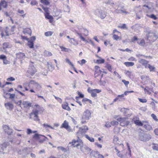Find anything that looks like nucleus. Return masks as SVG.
<instances>
[{
    "instance_id": "36",
    "label": "nucleus",
    "mask_w": 158,
    "mask_h": 158,
    "mask_svg": "<svg viewBox=\"0 0 158 158\" xmlns=\"http://www.w3.org/2000/svg\"><path fill=\"white\" fill-rule=\"evenodd\" d=\"M124 64L127 67L132 66L134 64V63L133 62H125Z\"/></svg>"
},
{
    "instance_id": "24",
    "label": "nucleus",
    "mask_w": 158,
    "mask_h": 158,
    "mask_svg": "<svg viewBox=\"0 0 158 158\" xmlns=\"http://www.w3.org/2000/svg\"><path fill=\"white\" fill-rule=\"evenodd\" d=\"M22 105L24 107L29 108L31 106V103L29 102L28 101H23L22 102Z\"/></svg>"
},
{
    "instance_id": "17",
    "label": "nucleus",
    "mask_w": 158,
    "mask_h": 158,
    "mask_svg": "<svg viewBox=\"0 0 158 158\" xmlns=\"http://www.w3.org/2000/svg\"><path fill=\"white\" fill-rule=\"evenodd\" d=\"M78 132L77 133V134L81 133V134L85 133L88 130V127L87 126H84L80 127Z\"/></svg>"
},
{
    "instance_id": "63",
    "label": "nucleus",
    "mask_w": 158,
    "mask_h": 158,
    "mask_svg": "<svg viewBox=\"0 0 158 158\" xmlns=\"http://www.w3.org/2000/svg\"><path fill=\"white\" fill-rule=\"evenodd\" d=\"M7 81H13L15 80V78L12 77L8 78L7 79Z\"/></svg>"
},
{
    "instance_id": "46",
    "label": "nucleus",
    "mask_w": 158,
    "mask_h": 158,
    "mask_svg": "<svg viewBox=\"0 0 158 158\" xmlns=\"http://www.w3.org/2000/svg\"><path fill=\"white\" fill-rule=\"evenodd\" d=\"M144 90L145 93L147 92L148 94H150L151 93V89L149 88L148 87H146V88L144 89Z\"/></svg>"
},
{
    "instance_id": "15",
    "label": "nucleus",
    "mask_w": 158,
    "mask_h": 158,
    "mask_svg": "<svg viewBox=\"0 0 158 158\" xmlns=\"http://www.w3.org/2000/svg\"><path fill=\"white\" fill-rule=\"evenodd\" d=\"M61 128H64L67 130L69 132H72L73 131L72 130L70 126L69 125L68 123L65 120L62 123L60 127Z\"/></svg>"
},
{
    "instance_id": "30",
    "label": "nucleus",
    "mask_w": 158,
    "mask_h": 158,
    "mask_svg": "<svg viewBox=\"0 0 158 158\" xmlns=\"http://www.w3.org/2000/svg\"><path fill=\"white\" fill-rule=\"evenodd\" d=\"M18 12L19 13L21 14V16L23 18L25 17L26 16V14H24V10H21L20 9H18Z\"/></svg>"
},
{
    "instance_id": "32",
    "label": "nucleus",
    "mask_w": 158,
    "mask_h": 158,
    "mask_svg": "<svg viewBox=\"0 0 158 158\" xmlns=\"http://www.w3.org/2000/svg\"><path fill=\"white\" fill-rule=\"evenodd\" d=\"M137 43L140 46H143L145 44V41L143 39L138 40Z\"/></svg>"
},
{
    "instance_id": "12",
    "label": "nucleus",
    "mask_w": 158,
    "mask_h": 158,
    "mask_svg": "<svg viewBox=\"0 0 158 158\" xmlns=\"http://www.w3.org/2000/svg\"><path fill=\"white\" fill-rule=\"evenodd\" d=\"M148 39L151 41H154L158 37V35L156 33H149L147 35Z\"/></svg>"
},
{
    "instance_id": "43",
    "label": "nucleus",
    "mask_w": 158,
    "mask_h": 158,
    "mask_svg": "<svg viewBox=\"0 0 158 158\" xmlns=\"http://www.w3.org/2000/svg\"><path fill=\"white\" fill-rule=\"evenodd\" d=\"M85 137L88 139L91 142H94V139L92 137H89L88 135H85Z\"/></svg>"
},
{
    "instance_id": "56",
    "label": "nucleus",
    "mask_w": 158,
    "mask_h": 158,
    "mask_svg": "<svg viewBox=\"0 0 158 158\" xmlns=\"http://www.w3.org/2000/svg\"><path fill=\"white\" fill-rule=\"evenodd\" d=\"M122 81L124 83L126 86H127L129 83V81H126L125 80H122Z\"/></svg>"
},
{
    "instance_id": "50",
    "label": "nucleus",
    "mask_w": 158,
    "mask_h": 158,
    "mask_svg": "<svg viewBox=\"0 0 158 158\" xmlns=\"http://www.w3.org/2000/svg\"><path fill=\"white\" fill-rule=\"evenodd\" d=\"M113 38L114 40H120L121 39V38L120 37H119L115 34H114L113 35Z\"/></svg>"
},
{
    "instance_id": "40",
    "label": "nucleus",
    "mask_w": 158,
    "mask_h": 158,
    "mask_svg": "<svg viewBox=\"0 0 158 158\" xmlns=\"http://www.w3.org/2000/svg\"><path fill=\"white\" fill-rule=\"evenodd\" d=\"M27 45L30 48H33L34 47V44L33 42L28 40Z\"/></svg>"
},
{
    "instance_id": "60",
    "label": "nucleus",
    "mask_w": 158,
    "mask_h": 158,
    "mask_svg": "<svg viewBox=\"0 0 158 158\" xmlns=\"http://www.w3.org/2000/svg\"><path fill=\"white\" fill-rule=\"evenodd\" d=\"M9 44L8 43H4L3 44V48L4 49L7 48L8 47Z\"/></svg>"
},
{
    "instance_id": "51",
    "label": "nucleus",
    "mask_w": 158,
    "mask_h": 158,
    "mask_svg": "<svg viewBox=\"0 0 158 158\" xmlns=\"http://www.w3.org/2000/svg\"><path fill=\"white\" fill-rule=\"evenodd\" d=\"M66 62L69 65H71L72 67H73V64L69 60L68 58L65 59Z\"/></svg>"
},
{
    "instance_id": "47",
    "label": "nucleus",
    "mask_w": 158,
    "mask_h": 158,
    "mask_svg": "<svg viewBox=\"0 0 158 158\" xmlns=\"http://www.w3.org/2000/svg\"><path fill=\"white\" fill-rule=\"evenodd\" d=\"M106 68L110 71H111L112 69V67L111 65L108 64V63H106Z\"/></svg>"
},
{
    "instance_id": "45",
    "label": "nucleus",
    "mask_w": 158,
    "mask_h": 158,
    "mask_svg": "<svg viewBox=\"0 0 158 158\" xmlns=\"http://www.w3.org/2000/svg\"><path fill=\"white\" fill-rule=\"evenodd\" d=\"M119 124L118 122L114 120L110 122V124L112 126H118Z\"/></svg>"
},
{
    "instance_id": "35",
    "label": "nucleus",
    "mask_w": 158,
    "mask_h": 158,
    "mask_svg": "<svg viewBox=\"0 0 158 158\" xmlns=\"http://www.w3.org/2000/svg\"><path fill=\"white\" fill-rule=\"evenodd\" d=\"M0 4L1 6L3 8H6L7 6V2L5 0L2 1Z\"/></svg>"
},
{
    "instance_id": "23",
    "label": "nucleus",
    "mask_w": 158,
    "mask_h": 158,
    "mask_svg": "<svg viewBox=\"0 0 158 158\" xmlns=\"http://www.w3.org/2000/svg\"><path fill=\"white\" fill-rule=\"evenodd\" d=\"M144 127L147 130L150 131L152 129V126L149 124L148 121L147 123H145L143 125Z\"/></svg>"
},
{
    "instance_id": "34",
    "label": "nucleus",
    "mask_w": 158,
    "mask_h": 158,
    "mask_svg": "<svg viewBox=\"0 0 158 158\" xmlns=\"http://www.w3.org/2000/svg\"><path fill=\"white\" fill-rule=\"evenodd\" d=\"M125 74L127 76L130 78H131V77L133 76V74L131 72L129 71H126L125 72Z\"/></svg>"
},
{
    "instance_id": "26",
    "label": "nucleus",
    "mask_w": 158,
    "mask_h": 158,
    "mask_svg": "<svg viewBox=\"0 0 158 158\" xmlns=\"http://www.w3.org/2000/svg\"><path fill=\"white\" fill-rule=\"evenodd\" d=\"M23 32L24 34H28L31 35V31L30 29L27 28L25 29H23Z\"/></svg>"
},
{
    "instance_id": "6",
    "label": "nucleus",
    "mask_w": 158,
    "mask_h": 158,
    "mask_svg": "<svg viewBox=\"0 0 158 158\" xmlns=\"http://www.w3.org/2000/svg\"><path fill=\"white\" fill-rule=\"evenodd\" d=\"M33 138L36 140H38L40 143H42L45 140V139H47V138L44 136L38 134H35L34 135Z\"/></svg>"
},
{
    "instance_id": "22",
    "label": "nucleus",
    "mask_w": 158,
    "mask_h": 158,
    "mask_svg": "<svg viewBox=\"0 0 158 158\" xmlns=\"http://www.w3.org/2000/svg\"><path fill=\"white\" fill-rule=\"evenodd\" d=\"M62 107L63 109H64L68 111H70L71 110V109L69 106L68 103L66 102L63 103L62 105Z\"/></svg>"
},
{
    "instance_id": "2",
    "label": "nucleus",
    "mask_w": 158,
    "mask_h": 158,
    "mask_svg": "<svg viewBox=\"0 0 158 158\" xmlns=\"http://www.w3.org/2000/svg\"><path fill=\"white\" fill-rule=\"evenodd\" d=\"M120 123V126L122 127L127 126L130 123V122L128 120L127 118L125 117H120L118 118L117 116H115L114 117Z\"/></svg>"
},
{
    "instance_id": "9",
    "label": "nucleus",
    "mask_w": 158,
    "mask_h": 158,
    "mask_svg": "<svg viewBox=\"0 0 158 158\" xmlns=\"http://www.w3.org/2000/svg\"><path fill=\"white\" fill-rule=\"evenodd\" d=\"M87 91L88 93H90L93 97H95L97 96V93H99L101 92V90L99 89H91L89 87Z\"/></svg>"
},
{
    "instance_id": "5",
    "label": "nucleus",
    "mask_w": 158,
    "mask_h": 158,
    "mask_svg": "<svg viewBox=\"0 0 158 158\" xmlns=\"http://www.w3.org/2000/svg\"><path fill=\"white\" fill-rule=\"evenodd\" d=\"M39 110H34L30 114V118H33L36 121H40L38 116Z\"/></svg>"
},
{
    "instance_id": "55",
    "label": "nucleus",
    "mask_w": 158,
    "mask_h": 158,
    "mask_svg": "<svg viewBox=\"0 0 158 158\" xmlns=\"http://www.w3.org/2000/svg\"><path fill=\"white\" fill-rule=\"evenodd\" d=\"M35 39L36 38L35 36H33L31 37L30 39H28V40L33 42L35 41Z\"/></svg>"
},
{
    "instance_id": "7",
    "label": "nucleus",
    "mask_w": 158,
    "mask_h": 158,
    "mask_svg": "<svg viewBox=\"0 0 158 158\" xmlns=\"http://www.w3.org/2000/svg\"><path fill=\"white\" fill-rule=\"evenodd\" d=\"M132 120L134 123L136 125L139 126H143L144 123H147V121H143L141 122L139 120V118L137 117H134Z\"/></svg>"
},
{
    "instance_id": "1",
    "label": "nucleus",
    "mask_w": 158,
    "mask_h": 158,
    "mask_svg": "<svg viewBox=\"0 0 158 158\" xmlns=\"http://www.w3.org/2000/svg\"><path fill=\"white\" fill-rule=\"evenodd\" d=\"M76 143H77L74 147H76L78 148H80L81 151L83 152V142L82 140L79 138L78 136H77V140L74 139H73L71 142L69 143V144L70 145V146H74Z\"/></svg>"
},
{
    "instance_id": "54",
    "label": "nucleus",
    "mask_w": 158,
    "mask_h": 158,
    "mask_svg": "<svg viewBox=\"0 0 158 158\" xmlns=\"http://www.w3.org/2000/svg\"><path fill=\"white\" fill-rule=\"evenodd\" d=\"M151 117L156 121H158V119L157 118L156 115L154 114H152L151 115Z\"/></svg>"
},
{
    "instance_id": "18",
    "label": "nucleus",
    "mask_w": 158,
    "mask_h": 158,
    "mask_svg": "<svg viewBox=\"0 0 158 158\" xmlns=\"http://www.w3.org/2000/svg\"><path fill=\"white\" fill-rule=\"evenodd\" d=\"M8 144V143L7 142L0 143V152H2L6 148Z\"/></svg>"
},
{
    "instance_id": "44",
    "label": "nucleus",
    "mask_w": 158,
    "mask_h": 158,
    "mask_svg": "<svg viewBox=\"0 0 158 158\" xmlns=\"http://www.w3.org/2000/svg\"><path fill=\"white\" fill-rule=\"evenodd\" d=\"M152 148L154 150L158 151V144L153 143L152 144Z\"/></svg>"
},
{
    "instance_id": "14",
    "label": "nucleus",
    "mask_w": 158,
    "mask_h": 158,
    "mask_svg": "<svg viewBox=\"0 0 158 158\" xmlns=\"http://www.w3.org/2000/svg\"><path fill=\"white\" fill-rule=\"evenodd\" d=\"M76 33L78 35L79 37L80 38L81 40L85 42L86 43L89 42L92 45H93V46H94V44L92 40H89V42L88 41L86 40H85V38L82 36V34L81 33L77 31L76 32Z\"/></svg>"
},
{
    "instance_id": "41",
    "label": "nucleus",
    "mask_w": 158,
    "mask_h": 158,
    "mask_svg": "<svg viewBox=\"0 0 158 158\" xmlns=\"http://www.w3.org/2000/svg\"><path fill=\"white\" fill-rule=\"evenodd\" d=\"M104 3L106 4H109L111 6H113L114 3L112 2L111 0H108L105 1Z\"/></svg>"
},
{
    "instance_id": "13",
    "label": "nucleus",
    "mask_w": 158,
    "mask_h": 158,
    "mask_svg": "<svg viewBox=\"0 0 158 158\" xmlns=\"http://www.w3.org/2000/svg\"><path fill=\"white\" fill-rule=\"evenodd\" d=\"M151 138V136L149 135L141 133L139 135V139L142 141L148 140Z\"/></svg>"
},
{
    "instance_id": "29",
    "label": "nucleus",
    "mask_w": 158,
    "mask_h": 158,
    "mask_svg": "<svg viewBox=\"0 0 158 158\" xmlns=\"http://www.w3.org/2000/svg\"><path fill=\"white\" fill-rule=\"evenodd\" d=\"M69 42L71 44L74 45H76L78 44V43L75 39L73 38H71Z\"/></svg>"
},
{
    "instance_id": "48",
    "label": "nucleus",
    "mask_w": 158,
    "mask_h": 158,
    "mask_svg": "<svg viewBox=\"0 0 158 158\" xmlns=\"http://www.w3.org/2000/svg\"><path fill=\"white\" fill-rule=\"evenodd\" d=\"M49 14H45V18L47 19H53V17L51 15H50Z\"/></svg>"
},
{
    "instance_id": "59",
    "label": "nucleus",
    "mask_w": 158,
    "mask_h": 158,
    "mask_svg": "<svg viewBox=\"0 0 158 158\" xmlns=\"http://www.w3.org/2000/svg\"><path fill=\"white\" fill-rule=\"evenodd\" d=\"M54 96L55 98L60 103H62V99L60 98L59 97H56V96Z\"/></svg>"
},
{
    "instance_id": "3",
    "label": "nucleus",
    "mask_w": 158,
    "mask_h": 158,
    "mask_svg": "<svg viewBox=\"0 0 158 158\" xmlns=\"http://www.w3.org/2000/svg\"><path fill=\"white\" fill-rule=\"evenodd\" d=\"M34 63L30 61L29 65L27 70V73L31 76H33L37 72L36 69L33 65Z\"/></svg>"
},
{
    "instance_id": "37",
    "label": "nucleus",
    "mask_w": 158,
    "mask_h": 158,
    "mask_svg": "<svg viewBox=\"0 0 158 158\" xmlns=\"http://www.w3.org/2000/svg\"><path fill=\"white\" fill-rule=\"evenodd\" d=\"M40 2L41 3L46 6H49L50 4V2L48 0H41Z\"/></svg>"
},
{
    "instance_id": "38",
    "label": "nucleus",
    "mask_w": 158,
    "mask_h": 158,
    "mask_svg": "<svg viewBox=\"0 0 158 158\" xmlns=\"http://www.w3.org/2000/svg\"><path fill=\"white\" fill-rule=\"evenodd\" d=\"M104 60L101 58V59L97 60L95 63L98 64H101L104 63Z\"/></svg>"
},
{
    "instance_id": "28",
    "label": "nucleus",
    "mask_w": 158,
    "mask_h": 158,
    "mask_svg": "<svg viewBox=\"0 0 158 158\" xmlns=\"http://www.w3.org/2000/svg\"><path fill=\"white\" fill-rule=\"evenodd\" d=\"M60 48L61 49V51L66 52H70L71 50L69 48H66L62 46H60Z\"/></svg>"
},
{
    "instance_id": "27",
    "label": "nucleus",
    "mask_w": 158,
    "mask_h": 158,
    "mask_svg": "<svg viewBox=\"0 0 158 158\" xmlns=\"http://www.w3.org/2000/svg\"><path fill=\"white\" fill-rule=\"evenodd\" d=\"M79 30L80 32L83 31L84 32L83 35L84 36H86L88 35L89 32L88 30L87 29L85 28H80L79 29Z\"/></svg>"
},
{
    "instance_id": "20",
    "label": "nucleus",
    "mask_w": 158,
    "mask_h": 158,
    "mask_svg": "<svg viewBox=\"0 0 158 158\" xmlns=\"http://www.w3.org/2000/svg\"><path fill=\"white\" fill-rule=\"evenodd\" d=\"M114 12L116 13H124L126 14H127L128 12L126 11L123 8H122L121 9H119L118 8L117 9H116Z\"/></svg>"
},
{
    "instance_id": "31",
    "label": "nucleus",
    "mask_w": 158,
    "mask_h": 158,
    "mask_svg": "<svg viewBox=\"0 0 158 158\" xmlns=\"http://www.w3.org/2000/svg\"><path fill=\"white\" fill-rule=\"evenodd\" d=\"M47 65L48 67V69L49 70H53L54 69V66L52 65L51 64H50L49 62H47Z\"/></svg>"
},
{
    "instance_id": "11",
    "label": "nucleus",
    "mask_w": 158,
    "mask_h": 158,
    "mask_svg": "<svg viewBox=\"0 0 158 158\" xmlns=\"http://www.w3.org/2000/svg\"><path fill=\"white\" fill-rule=\"evenodd\" d=\"M91 117L90 111L88 109L85 110L83 112L82 118L85 120H89Z\"/></svg>"
},
{
    "instance_id": "4",
    "label": "nucleus",
    "mask_w": 158,
    "mask_h": 158,
    "mask_svg": "<svg viewBox=\"0 0 158 158\" xmlns=\"http://www.w3.org/2000/svg\"><path fill=\"white\" fill-rule=\"evenodd\" d=\"M14 27H11L10 28L9 27H6L2 31L1 34L2 37H3L6 36H8L11 34V33L14 31Z\"/></svg>"
},
{
    "instance_id": "58",
    "label": "nucleus",
    "mask_w": 158,
    "mask_h": 158,
    "mask_svg": "<svg viewBox=\"0 0 158 158\" xmlns=\"http://www.w3.org/2000/svg\"><path fill=\"white\" fill-rule=\"evenodd\" d=\"M110 125L109 122H107L106 123L105 126L107 128H109L111 127Z\"/></svg>"
},
{
    "instance_id": "16",
    "label": "nucleus",
    "mask_w": 158,
    "mask_h": 158,
    "mask_svg": "<svg viewBox=\"0 0 158 158\" xmlns=\"http://www.w3.org/2000/svg\"><path fill=\"white\" fill-rule=\"evenodd\" d=\"M3 129L5 132L9 135H10L12 133V129H11L8 126L4 125L3 126Z\"/></svg>"
},
{
    "instance_id": "8",
    "label": "nucleus",
    "mask_w": 158,
    "mask_h": 158,
    "mask_svg": "<svg viewBox=\"0 0 158 158\" xmlns=\"http://www.w3.org/2000/svg\"><path fill=\"white\" fill-rule=\"evenodd\" d=\"M95 13L102 19H104L106 16L105 11L100 9H98L96 10Z\"/></svg>"
},
{
    "instance_id": "62",
    "label": "nucleus",
    "mask_w": 158,
    "mask_h": 158,
    "mask_svg": "<svg viewBox=\"0 0 158 158\" xmlns=\"http://www.w3.org/2000/svg\"><path fill=\"white\" fill-rule=\"evenodd\" d=\"M58 149L59 150H61L63 151H64V152L66 151V149L63 147H58Z\"/></svg>"
},
{
    "instance_id": "19",
    "label": "nucleus",
    "mask_w": 158,
    "mask_h": 158,
    "mask_svg": "<svg viewBox=\"0 0 158 158\" xmlns=\"http://www.w3.org/2000/svg\"><path fill=\"white\" fill-rule=\"evenodd\" d=\"M6 108L10 110H11L14 108L13 105L10 102H8L5 104Z\"/></svg>"
},
{
    "instance_id": "61",
    "label": "nucleus",
    "mask_w": 158,
    "mask_h": 158,
    "mask_svg": "<svg viewBox=\"0 0 158 158\" xmlns=\"http://www.w3.org/2000/svg\"><path fill=\"white\" fill-rule=\"evenodd\" d=\"M43 125L44 126V127H45L46 128H47L48 127H49L52 129H54V128L53 127H52L51 126H50L49 125H48L47 124L44 123V124Z\"/></svg>"
},
{
    "instance_id": "42",
    "label": "nucleus",
    "mask_w": 158,
    "mask_h": 158,
    "mask_svg": "<svg viewBox=\"0 0 158 158\" xmlns=\"http://www.w3.org/2000/svg\"><path fill=\"white\" fill-rule=\"evenodd\" d=\"M146 15L147 17L150 18L154 20H156L157 19L156 16L154 14H152L151 15H149L148 14H147Z\"/></svg>"
},
{
    "instance_id": "64",
    "label": "nucleus",
    "mask_w": 158,
    "mask_h": 158,
    "mask_svg": "<svg viewBox=\"0 0 158 158\" xmlns=\"http://www.w3.org/2000/svg\"><path fill=\"white\" fill-rule=\"evenodd\" d=\"M117 155L119 157H120L121 158H123V155H122L120 153V152L119 153H117Z\"/></svg>"
},
{
    "instance_id": "25",
    "label": "nucleus",
    "mask_w": 158,
    "mask_h": 158,
    "mask_svg": "<svg viewBox=\"0 0 158 158\" xmlns=\"http://www.w3.org/2000/svg\"><path fill=\"white\" fill-rule=\"evenodd\" d=\"M17 58L19 59H22L25 57V55L24 53L19 52L16 54Z\"/></svg>"
},
{
    "instance_id": "21",
    "label": "nucleus",
    "mask_w": 158,
    "mask_h": 158,
    "mask_svg": "<svg viewBox=\"0 0 158 158\" xmlns=\"http://www.w3.org/2000/svg\"><path fill=\"white\" fill-rule=\"evenodd\" d=\"M139 62L144 66L145 68H147V65L148 63V61L144 59H140L139 60Z\"/></svg>"
},
{
    "instance_id": "52",
    "label": "nucleus",
    "mask_w": 158,
    "mask_h": 158,
    "mask_svg": "<svg viewBox=\"0 0 158 158\" xmlns=\"http://www.w3.org/2000/svg\"><path fill=\"white\" fill-rule=\"evenodd\" d=\"M42 9L44 10L45 12V14H49V11L48 10L49 8L47 7H43Z\"/></svg>"
},
{
    "instance_id": "49",
    "label": "nucleus",
    "mask_w": 158,
    "mask_h": 158,
    "mask_svg": "<svg viewBox=\"0 0 158 158\" xmlns=\"http://www.w3.org/2000/svg\"><path fill=\"white\" fill-rule=\"evenodd\" d=\"M53 32L51 31H48L45 32V35L46 36H51L52 35Z\"/></svg>"
},
{
    "instance_id": "53",
    "label": "nucleus",
    "mask_w": 158,
    "mask_h": 158,
    "mask_svg": "<svg viewBox=\"0 0 158 158\" xmlns=\"http://www.w3.org/2000/svg\"><path fill=\"white\" fill-rule=\"evenodd\" d=\"M139 101L141 102L146 103L147 102V100L145 98H138Z\"/></svg>"
},
{
    "instance_id": "57",
    "label": "nucleus",
    "mask_w": 158,
    "mask_h": 158,
    "mask_svg": "<svg viewBox=\"0 0 158 158\" xmlns=\"http://www.w3.org/2000/svg\"><path fill=\"white\" fill-rule=\"evenodd\" d=\"M37 4V2L35 0H32L31 2V4L32 6L36 5Z\"/></svg>"
},
{
    "instance_id": "33",
    "label": "nucleus",
    "mask_w": 158,
    "mask_h": 158,
    "mask_svg": "<svg viewBox=\"0 0 158 158\" xmlns=\"http://www.w3.org/2000/svg\"><path fill=\"white\" fill-rule=\"evenodd\" d=\"M147 68H148L150 72L154 71L155 68L153 66H152L148 64L147 65Z\"/></svg>"
},
{
    "instance_id": "39",
    "label": "nucleus",
    "mask_w": 158,
    "mask_h": 158,
    "mask_svg": "<svg viewBox=\"0 0 158 158\" xmlns=\"http://www.w3.org/2000/svg\"><path fill=\"white\" fill-rule=\"evenodd\" d=\"M119 139L118 137L116 136H114L113 139V142L114 144H118Z\"/></svg>"
},
{
    "instance_id": "10",
    "label": "nucleus",
    "mask_w": 158,
    "mask_h": 158,
    "mask_svg": "<svg viewBox=\"0 0 158 158\" xmlns=\"http://www.w3.org/2000/svg\"><path fill=\"white\" fill-rule=\"evenodd\" d=\"M31 85H33L35 88L37 89H40L42 88L41 85L34 81L31 80L29 82L28 86L29 87V88H31Z\"/></svg>"
}]
</instances>
